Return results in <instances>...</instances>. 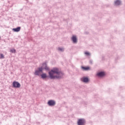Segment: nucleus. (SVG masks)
Segmentation results:
<instances>
[{
	"label": "nucleus",
	"mask_w": 125,
	"mask_h": 125,
	"mask_svg": "<svg viewBox=\"0 0 125 125\" xmlns=\"http://www.w3.org/2000/svg\"><path fill=\"white\" fill-rule=\"evenodd\" d=\"M59 50H60V51H63L64 50V49L63 48H59Z\"/></svg>",
	"instance_id": "nucleus-15"
},
{
	"label": "nucleus",
	"mask_w": 125,
	"mask_h": 125,
	"mask_svg": "<svg viewBox=\"0 0 125 125\" xmlns=\"http://www.w3.org/2000/svg\"><path fill=\"white\" fill-rule=\"evenodd\" d=\"M10 52H12V53H15L16 52V50H15V49H12L10 50Z\"/></svg>",
	"instance_id": "nucleus-13"
},
{
	"label": "nucleus",
	"mask_w": 125,
	"mask_h": 125,
	"mask_svg": "<svg viewBox=\"0 0 125 125\" xmlns=\"http://www.w3.org/2000/svg\"><path fill=\"white\" fill-rule=\"evenodd\" d=\"M20 30H21V27H18L16 28H13L12 30L14 31V32H20Z\"/></svg>",
	"instance_id": "nucleus-8"
},
{
	"label": "nucleus",
	"mask_w": 125,
	"mask_h": 125,
	"mask_svg": "<svg viewBox=\"0 0 125 125\" xmlns=\"http://www.w3.org/2000/svg\"><path fill=\"white\" fill-rule=\"evenodd\" d=\"M13 86L14 87H16V88H19V87H21V84H20L19 82L14 81L13 83Z\"/></svg>",
	"instance_id": "nucleus-3"
},
{
	"label": "nucleus",
	"mask_w": 125,
	"mask_h": 125,
	"mask_svg": "<svg viewBox=\"0 0 125 125\" xmlns=\"http://www.w3.org/2000/svg\"><path fill=\"white\" fill-rule=\"evenodd\" d=\"M82 82H83V83H87L88 82V78H83L82 79Z\"/></svg>",
	"instance_id": "nucleus-10"
},
{
	"label": "nucleus",
	"mask_w": 125,
	"mask_h": 125,
	"mask_svg": "<svg viewBox=\"0 0 125 125\" xmlns=\"http://www.w3.org/2000/svg\"><path fill=\"white\" fill-rule=\"evenodd\" d=\"M72 40L73 42L74 43H77V37L76 36H73L72 37Z\"/></svg>",
	"instance_id": "nucleus-7"
},
{
	"label": "nucleus",
	"mask_w": 125,
	"mask_h": 125,
	"mask_svg": "<svg viewBox=\"0 0 125 125\" xmlns=\"http://www.w3.org/2000/svg\"><path fill=\"white\" fill-rule=\"evenodd\" d=\"M85 54L86 55H90V54L88 52H85Z\"/></svg>",
	"instance_id": "nucleus-16"
},
{
	"label": "nucleus",
	"mask_w": 125,
	"mask_h": 125,
	"mask_svg": "<svg viewBox=\"0 0 125 125\" xmlns=\"http://www.w3.org/2000/svg\"><path fill=\"white\" fill-rule=\"evenodd\" d=\"M41 77L42 79H45L47 77V76H46V74L43 73L41 75Z\"/></svg>",
	"instance_id": "nucleus-12"
},
{
	"label": "nucleus",
	"mask_w": 125,
	"mask_h": 125,
	"mask_svg": "<svg viewBox=\"0 0 125 125\" xmlns=\"http://www.w3.org/2000/svg\"><path fill=\"white\" fill-rule=\"evenodd\" d=\"M97 75L99 77H104L105 76V72H101L97 73Z\"/></svg>",
	"instance_id": "nucleus-6"
},
{
	"label": "nucleus",
	"mask_w": 125,
	"mask_h": 125,
	"mask_svg": "<svg viewBox=\"0 0 125 125\" xmlns=\"http://www.w3.org/2000/svg\"><path fill=\"white\" fill-rule=\"evenodd\" d=\"M42 68L45 69V70H49L48 67H47V65H46V63H44L42 64V67H40L39 68V70H36L35 72V75L36 76H39L40 75V73L41 72H42Z\"/></svg>",
	"instance_id": "nucleus-2"
},
{
	"label": "nucleus",
	"mask_w": 125,
	"mask_h": 125,
	"mask_svg": "<svg viewBox=\"0 0 125 125\" xmlns=\"http://www.w3.org/2000/svg\"><path fill=\"white\" fill-rule=\"evenodd\" d=\"M4 55L3 54H0V59H3Z\"/></svg>",
	"instance_id": "nucleus-14"
},
{
	"label": "nucleus",
	"mask_w": 125,
	"mask_h": 125,
	"mask_svg": "<svg viewBox=\"0 0 125 125\" xmlns=\"http://www.w3.org/2000/svg\"><path fill=\"white\" fill-rule=\"evenodd\" d=\"M115 5H120L121 4V1L120 0H117L115 1Z\"/></svg>",
	"instance_id": "nucleus-11"
},
{
	"label": "nucleus",
	"mask_w": 125,
	"mask_h": 125,
	"mask_svg": "<svg viewBox=\"0 0 125 125\" xmlns=\"http://www.w3.org/2000/svg\"><path fill=\"white\" fill-rule=\"evenodd\" d=\"M55 104H56V103H55V101L53 100H51L48 102V105H49V106H54Z\"/></svg>",
	"instance_id": "nucleus-5"
},
{
	"label": "nucleus",
	"mask_w": 125,
	"mask_h": 125,
	"mask_svg": "<svg viewBox=\"0 0 125 125\" xmlns=\"http://www.w3.org/2000/svg\"><path fill=\"white\" fill-rule=\"evenodd\" d=\"M82 68L83 70H84L85 71H88V70H90V67H89V66H82Z\"/></svg>",
	"instance_id": "nucleus-9"
},
{
	"label": "nucleus",
	"mask_w": 125,
	"mask_h": 125,
	"mask_svg": "<svg viewBox=\"0 0 125 125\" xmlns=\"http://www.w3.org/2000/svg\"><path fill=\"white\" fill-rule=\"evenodd\" d=\"M49 76L50 79H60L63 77V73L57 68H54L49 72Z\"/></svg>",
	"instance_id": "nucleus-1"
},
{
	"label": "nucleus",
	"mask_w": 125,
	"mask_h": 125,
	"mask_svg": "<svg viewBox=\"0 0 125 125\" xmlns=\"http://www.w3.org/2000/svg\"><path fill=\"white\" fill-rule=\"evenodd\" d=\"M77 124L78 125H84V124H85V120L83 119H79Z\"/></svg>",
	"instance_id": "nucleus-4"
}]
</instances>
